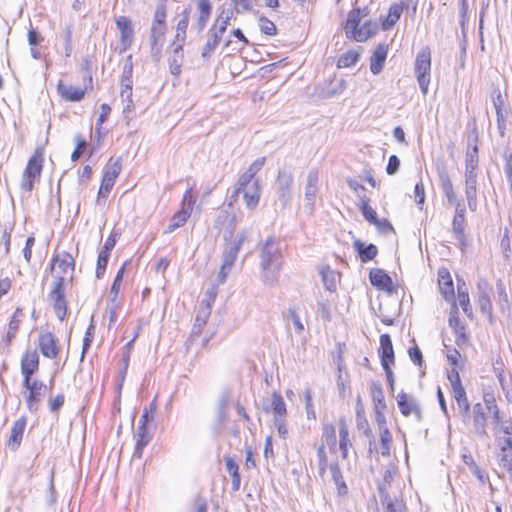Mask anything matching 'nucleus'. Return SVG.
I'll return each instance as SVG.
<instances>
[{
  "label": "nucleus",
  "mask_w": 512,
  "mask_h": 512,
  "mask_svg": "<svg viewBox=\"0 0 512 512\" xmlns=\"http://www.w3.org/2000/svg\"><path fill=\"white\" fill-rule=\"evenodd\" d=\"M257 248L261 281L266 286L274 287L279 281L284 261L280 241L271 235L259 242Z\"/></svg>",
  "instance_id": "nucleus-1"
},
{
  "label": "nucleus",
  "mask_w": 512,
  "mask_h": 512,
  "mask_svg": "<svg viewBox=\"0 0 512 512\" xmlns=\"http://www.w3.org/2000/svg\"><path fill=\"white\" fill-rule=\"evenodd\" d=\"M361 18V9L355 8L349 13L345 25L347 37L357 42H364L377 32V25L371 21L364 22V24L359 28Z\"/></svg>",
  "instance_id": "nucleus-2"
},
{
  "label": "nucleus",
  "mask_w": 512,
  "mask_h": 512,
  "mask_svg": "<svg viewBox=\"0 0 512 512\" xmlns=\"http://www.w3.org/2000/svg\"><path fill=\"white\" fill-rule=\"evenodd\" d=\"M66 279L63 276H55L48 293V300L52 304L54 313L60 321H64L68 313L66 299Z\"/></svg>",
  "instance_id": "nucleus-3"
},
{
  "label": "nucleus",
  "mask_w": 512,
  "mask_h": 512,
  "mask_svg": "<svg viewBox=\"0 0 512 512\" xmlns=\"http://www.w3.org/2000/svg\"><path fill=\"white\" fill-rule=\"evenodd\" d=\"M42 167L43 151L41 148H37L33 156L28 160L22 175L20 187L23 191L30 193L33 190L34 182L40 179Z\"/></svg>",
  "instance_id": "nucleus-4"
},
{
  "label": "nucleus",
  "mask_w": 512,
  "mask_h": 512,
  "mask_svg": "<svg viewBox=\"0 0 512 512\" xmlns=\"http://www.w3.org/2000/svg\"><path fill=\"white\" fill-rule=\"evenodd\" d=\"M415 74L422 93L428 92L431 71V52L428 47L422 48L415 59Z\"/></svg>",
  "instance_id": "nucleus-5"
},
{
  "label": "nucleus",
  "mask_w": 512,
  "mask_h": 512,
  "mask_svg": "<svg viewBox=\"0 0 512 512\" xmlns=\"http://www.w3.org/2000/svg\"><path fill=\"white\" fill-rule=\"evenodd\" d=\"M155 410L156 404L154 402L144 409L137 428L136 448H143L149 443L152 429L154 427L153 422Z\"/></svg>",
  "instance_id": "nucleus-6"
},
{
  "label": "nucleus",
  "mask_w": 512,
  "mask_h": 512,
  "mask_svg": "<svg viewBox=\"0 0 512 512\" xmlns=\"http://www.w3.org/2000/svg\"><path fill=\"white\" fill-rule=\"evenodd\" d=\"M276 193L281 206L285 208L291 200L293 175L286 170H279L276 179Z\"/></svg>",
  "instance_id": "nucleus-7"
},
{
  "label": "nucleus",
  "mask_w": 512,
  "mask_h": 512,
  "mask_svg": "<svg viewBox=\"0 0 512 512\" xmlns=\"http://www.w3.org/2000/svg\"><path fill=\"white\" fill-rule=\"evenodd\" d=\"M437 173L440 180V186L441 189L447 198V201L450 205H453L456 207V204H463L460 201H457L456 194L453 188L452 181L450 179V176L445 168L444 165H438L437 166Z\"/></svg>",
  "instance_id": "nucleus-8"
},
{
  "label": "nucleus",
  "mask_w": 512,
  "mask_h": 512,
  "mask_svg": "<svg viewBox=\"0 0 512 512\" xmlns=\"http://www.w3.org/2000/svg\"><path fill=\"white\" fill-rule=\"evenodd\" d=\"M38 345L43 356L49 359H55L58 356L59 348L57 347V340L51 332L40 333Z\"/></svg>",
  "instance_id": "nucleus-9"
},
{
  "label": "nucleus",
  "mask_w": 512,
  "mask_h": 512,
  "mask_svg": "<svg viewBox=\"0 0 512 512\" xmlns=\"http://www.w3.org/2000/svg\"><path fill=\"white\" fill-rule=\"evenodd\" d=\"M55 265L60 270L56 276H63L66 279V275L70 273V280H72V273L75 268V260L69 253L58 254L51 260L50 269L54 270Z\"/></svg>",
  "instance_id": "nucleus-10"
},
{
  "label": "nucleus",
  "mask_w": 512,
  "mask_h": 512,
  "mask_svg": "<svg viewBox=\"0 0 512 512\" xmlns=\"http://www.w3.org/2000/svg\"><path fill=\"white\" fill-rule=\"evenodd\" d=\"M39 369V356L36 350L27 351L21 359V372L23 380L31 379Z\"/></svg>",
  "instance_id": "nucleus-11"
},
{
  "label": "nucleus",
  "mask_w": 512,
  "mask_h": 512,
  "mask_svg": "<svg viewBox=\"0 0 512 512\" xmlns=\"http://www.w3.org/2000/svg\"><path fill=\"white\" fill-rule=\"evenodd\" d=\"M319 173L318 170H311L307 175V184L305 187V207L310 212L314 209V201L318 190Z\"/></svg>",
  "instance_id": "nucleus-12"
},
{
  "label": "nucleus",
  "mask_w": 512,
  "mask_h": 512,
  "mask_svg": "<svg viewBox=\"0 0 512 512\" xmlns=\"http://www.w3.org/2000/svg\"><path fill=\"white\" fill-rule=\"evenodd\" d=\"M245 239H246V232L243 231L224 250L223 255H222V260H223L222 263L226 264L227 266L233 267V265L238 257V253H239Z\"/></svg>",
  "instance_id": "nucleus-13"
},
{
  "label": "nucleus",
  "mask_w": 512,
  "mask_h": 512,
  "mask_svg": "<svg viewBox=\"0 0 512 512\" xmlns=\"http://www.w3.org/2000/svg\"><path fill=\"white\" fill-rule=\"evenodd\" d=\"M369 280L374 287L388 292L393 291L392 278L383 269H371L369 272Z\"/></svg>",
  "instance_id": "nucleus-14"
},
{
  "label": "nucleus",
  "mask_w": 512,
  "mask_h": 512,
  "mask_svg": "<svg viewBox=\"0 0 512 512\" xmlns=\"http://www.w3.org/2000/svg\"><path fill=\"white\" fill-rule=\"evenodd\" d=\"M388 54V45L380 43L377 45L370 57V71L374 75H378L384 65Z\"/></svg>",
  "instance_id": "nucleus-15"
},
{
  "label": "nucleus",
  "mask_w": 512,
  "mask_h": 512,
  "mask_svg": "<svg viewBox=\"0 0 512 512\" xmlns=\"http://www.w3.org/2000/svg\"><path fill=\"white\" fill-rule=\"evenodd\" d=\"M57 91L63 99L71 102H78L85 96V89L65 84L61 80L58 82Z\"/></svg>",
  "instance_id": "nucleus-16"
},
{
  "label": "nucleus",
  "mask_w": 512,
  "mask_h": 512,
  "mask_svg": "<svg viewBox=\"0 0 512 512\" xmlns=\"http://www.w3.org/2000/svg\"><path fill=\"white\" fill-rule=\"evenodd\" d=\"M379 356L381 360V365H392L395 361L393 344L390 336L388 334H382L380 336V349Z\"/></svg>",
  "instance_id": "nucleus-17"
},
{
  "label": "nucleus",
  "mask_w": 512,
  "mask_h": 512,
  "mask_svg": "<svg viewBox=\"0 0 512 512\" xmlns=\"http://www.w3.org/2000/svg\"><path fill=\"white\" fill-rule=\"evenodd\" d=\"M353 247L358 253V256L363 263H367L373 260L378 254V248L376 245L370 243L366 245L361 240L357 239L353 242Z\"/></svg>",
  "instance_id": "nucleus-18"
},
{
  "label": "nucleus",
  "mask_w": 512,
  "mask_h": 512,
  "mask_svg": "<svg viewBox=\"0 0 512 512\" xmlns=\"http://www.w3.org/2000/svg\"><path fill=\"white\" fill-rule=\"evenodd\" d=\"M397 404L400 412L404 416H409L412 413H415L418 417L420 416V408L418 404L412 397H409L406 393L401 392L397 396Z\"/></svg>",
  "instance_id": "nucleus-19"
},
{
  "label": "nucleus",
  "mask_w": 512,
  "mask_h": 512,
  "mask_svg": "<svg viewBox=\"0 0 512 512\" xmlns=\"http://www.w3.org/2000/svg\"><path fill=\"white\" fill-rule=\"evenodd\" d=\"M465 205L464 204H456L455 207V215L452 222V228L454 234L457 238L464 237L465 230Z\"/></svg>",
  "instance_id": "nucleus-20"
},
{
  "label": "nucleus",
  "mask_w": 512,
  "mask_h": 512,
  "mask_svg": "<svg viewBox=\"0 0 512 512\" xmlns=\"http://www.w3.org/2000/svg\"><path fill=\"white\" fill-rule=\"evenodd\" d=\"M404 9V3H394L389 7L388 14L385 20L382 22V29H391L400 19Z\"/></svg>",
  "instance_id": "nucleus-21"
},
{
  "label": "nucleus",
  "mask_w": 512,
  "mask_h": 512,
  "mask_svg": "<svg viewBox=\"0 0 512 512\" xmlns=\"http://www.w3.org/2000/svg\"><path fill=\"white\" fill-rule=\"evenodd\" d=\"M378 492H379V497L381 499V502L385 507L384 512H404V510H405L404 505L401 503L395 504L392 501L384 484L378 485Z\"/></svg>",
  "instance_id": "nucleus-22"
},
{
  "label": "nucleus",
  "mask_w": 512,
  "mask_h": 512,
  "mask_svg": "<svg viewBox=\"0 0 512 512\" xmlns=\"http://www.w3.org/2000/svg\"><path fill=\"white\" fill-rule=\"evenodd\" d=\"M116 25L121 34V43L129 45L133 38V28L131 20L127 17L121 16L116 20Z\"/></svg>",
  "instance_id": "nucleus-23"
},
{
  "label": "nucleus",
  "mask_w": 512,
  "mask_h": 512,
  "mask_svg": "<svg viewBox=\"0 0 512 512\" xmlns=\"http://www.w3.org/2000/svg\"><path fill=\"white\" fill-rule=\"evenodd\" d=\"M26 427V419L25 418H19L17 419L12 428H11V434L8 440L9 446H19L22 441V437L24 434V430Z\"/></svg>",
  "instance_id": "nucleus-24"
},
{
  "label": "nucleus",
  "mask_w": 512,
  "mask_h": 512,
  "mask_svg": "<svg viewBox=\"0 0 512 512\" xmlns=\"http://www.w3.org/2000/svg\"><path fill=\"white\" fill-rule=\"evenodd\" d=\"M457 289H458L459 305L461 306L463 312L468 317L471 318L473 315V312H472V307L470 305V298H469V294H468V290H467L465 282L458 280L457 281Z\"/></svg>",
  "instance_id": "nucleus-25"
},
{
  "label": "nucleus",
  "mask_w": 512,
  "mask_h": 512,
  "mask_svg": "<svg viewBox=\"0 0 512 512\" xmlns=\"http://www.w3.org/2000/svg\"><path fill=\"white\" fill-rule=\"evenodd\" d=\"M321 277L324 287L330 292H335L337 283L340 280V274L330 267H326L321 270Z\"/></svg>",
  "instance_id": "nucleus-26"
},
{
  "label": "nucleus",
  "mask_w": 512,
  "mask_h": 512,
  "mask_svg": "<svg viewBox=\"0 0 512 512\" xmlns=\"http://www.w3.org/2000/svg\"><path fill=\"white\" fill-rule=\"evenodd\" d=\"M23 315V311L21 308H17L12 317H11V320L8 324V332L6 334V337L5 339L3 340V342L9 346L12 339L15 338L16 336V333L19 329V326H20V322H21V316Z\"/></svg>",
  "instance_id": "nucleus-27"
},
{
  "label": "nucleus",
  "mask_w": 512,
  "mask_h": 512,
  "mask_svg": "<svg viewBox=\"0 0 512 512\" xmlns=\"http://www.w3.org/2000/svg\"><path fill=\"white\" fill-rule=\"evenodd\" d=\"M172 54L169 57V68L171 74L178 76L181 73V65L183 60V47L181 45H173Z\"/></svg>",
  "instance_id": "nucleus-28"
},
{
  "label": "nucleus",
  "mask_w": 512,
  "mask_h": 512,
  "mask_svg": "<svg viewBox=\"0 0 512 512\" xmlns=\"http://www.w3.org/2000/svg\"><path fill=\"white\" fill-rule=\"evenodd\" d=\"M449 326L455 332V342L458 346L465 344L468 341V336L465 332V326L461 323L460 319L457 316L451 315L449 317Z\"/></svg>",
  "instance_id": "nucleus-29"
},
{
  "label": "nucleus",
  "mask_w": 512,
  "mask_h": 512,
  "mask_svg": "<svg viewBox=\"0 0 512 512\" xmlns=\"http://www.w3.org/2000/svg\"><path fill=\"white\" fill-rule=\"evenodd\" d=\"M440 279H439V288L441 291V294L443 295L444 299L447 301H451L454 299L455 293H454V286L453 281L448 272L443 275L441 272L439 273Z\"/></svg>",
  "instance_id": "nucleus-30"
},
{
  "label": "nucleus",
  "mask_w": 512,
  "mask_h": 512,
  "mask_svg": "<svg viewBox=\"0 0 512 512\" xmlns=\"http://www.w3.org/2000/svg\"><path fill=\"white\" fill-rule=\"evenodd\" d=\"M190 215L191 213L189 209L181 207V209L172 216L170 223L165 230V233H172L177 228L182 227L186 223Z\"/></svg>",
  "instance_id": "nucleus-31"
},
{
  "label": "nucleus",
  "mask_w": 512,
  "mask_h": 512,
  "mask_svg": "<svg viewBox=\"0 0 512 512\" xmlns=\"http://www.w3.org/2000/svg\"><path fill=\"white\" fill-rule=\"evenodd\" d=\"M226 469L232 478L231 489L236 492L240 488L241 477L239 474V466L232 457L226 456Z\"/></svg>",
  "instance_id": "nucleus-32"
},
{
  "label": "nucleus",
  "mask_w": 512,
  "mask_h": 512,
  "mask_svg": "<svg viewBox=\"0 0 512 512\" xmlns=\"http://www.w3.org/2000/svg\"><path fill=\"white\" fill-rule=\"evenodd\" d=\"M189 24V12L183 11L182 18L178 21L176 26L175 40L172 45H181L183 47L186 39V30Z\"/></svg>",
  "instance_id": "nucleus-33"
},
{
  "label": "nucleus",
  "mask_w": 512,
  "mask_h": 512,
  "mask_svg": "<svg viewBox=\"0 0 512 512\" xmlns=\"http://www.w3.org/2000/svg\"><path fill=\"white\" fill-rule=\"evenodd\" d=\"M473 424L477 433H485L486 417L484 413V406L481 403H477L473 406Z\"/></svg>",
  "instance_id": "nucleus-34"
},
{
  "label": "nucleus",
  "mask_w": 512,
  "mask_h": 512,
  "mask_svg": "<svg viewBox=\"0 0 512 512\" xmlns=\"http://www.w3.org/2000/svg\"><path fill=\"white\" fill-rule=\"evenodd\" d=\"M229 402V396L227 393H223L218 399L217 411H216V431L219 430L220 426L225 422L227 418V406Z\"/></svg>",
  "instance_id": "nucleus-35"
},
{
  "label": "nucleus",
  "mask_w": 512,
  "mask_h": 512,
  "mask_svg": "<svg viewBox=\"0 0 512 512\" xmlns=\"http://www.w3.org/2000/svg\"><path fill=\"white\" fill-rule=\"evenodd\" d=\"M370 390L375 410H384L386 408V403L381 384L378 382H372Z\"/></svg>",
  "instance_id": "nucleus-36"
},
{
  "label": "nucleus",
  "mask_w": 512,
  "mask_h": 512,
  "mask_svg": "<svg viewBox=\"0 0 512 512\" xmlns=\"http://www.w3.org/2000/svg\"><path fill=\"white\" fill-rule=\"evenodd\" d=\"M210 314L211 307L209 303L205 304L204 301H202L196 314L194 330L197 329V332H200L202 327L207 323Z\"/></svg>",
  "instance_id": "nucleus-37"
},
{
  "label": "nucleus",
  "mask_w": 512,
  "mask_h": 512,
  "mask_svg": "<svg viewBox=\"0 0 512 512\" xmlns=\"http://www.w3.org/2000/svg\"><path fill=\"white\" fill-rule=\"evenodd\" d=\"M359 208L361 210V213L363 217L370 223L373 224L377 221V213L376 211L370 206V199L367 196H359Z\"/></svg>",
  "instance_id": "nucleus-38"
},
{
  "label": "nucleus",
  "mask_w": 512,
  "mask_h": 512,
  "mask_svg": "<svg viewBox=\"0 0 512 512\" xmlns=\"http://www.w3.org/2000/svg\"><path fill=\"white\" fill-rule=\"evenodd\" d=\"M122 170L121 158L113 159L110 158L105 166L103 176L104 178H111L112 181H116Z\"/></svg>",
  "instance_id": "nucleus-39"
},
{
  "label": "nucleus",
  "mask_w": 512,
  "mask_h": 512,
  "mask_svg": "<svg viewBox=\"0 0 512 512\" xmlns=\"http://www.w3.org/2000/svg\"><path fill=\"white\" fill-rule=\"evenodd\" d=\"M26 396V405L30 412H36L39 409L40 403L45 395L44 391L28 390Z\"/></svg>",
  "instance_id": "nucleus-40"
},
{
  "label": "nucleus",
  "mask_w": 512,
  "mask_h": 512,
  "mask_svg": "<svg viewBox=\"0 0 512 512\" xmlns=\"http://www.w3.org/2000/svg\"><path fill=\"white\" fill-rule=\"evenodd\" d=\"M329 468H330L332 478H333L336 486L338 487L339 494L347 493V485L344 482L342 472L340 470L338 463L332 462L329 465Z\"/></svg>",
  "instance_id": "nucleus-41"
},
{
  "label": "nucleus",
  "mask_w": 512,
  "mask_h": 512,
  "mask_svg": "<svg viewBox=\"0 0 512 512\" xmlns=\"http://www.w3.org/2000/svg\"><path fill=\"white\" fill-rule=\"evenodd\" d=\"M221 38H222V36L217 34L215 31H213L211 29L209 30V38H208V40H207V42L204 45L203 50H202V57L203 58H208L211 55V53L218 46Z\"/></svg>",
  "instance_id": "nucleus-42"
},
{
  "label": "nucleus",
  "mask_w": 512,
  "mask_h": 512,
  "mask_svg": "<svg viewBox=\"0 0 512 512\" xmlns=\"http://www.w3.org/2000/svg\"><path fill=\"white\" fill-rule=\"evenodd\" d=\"M133 65L131 62V56L128 57V60L125 62L123 66L122 76H121V88L128 89L132 88L133 80Z\"/></svg>",
  "instance_id": "nucleus-43"
},
{
  "label": "nucleus",
  "mask_w": 512,
  "mask_h": 512,
  "mask_svg": "<svg viewBox=\"0 0 512 512\" xmlns=\"http://www.w3.org/2000/svg\"><path fill=\"white\" fill-rule=\"evenodd\" d=\"M478 151V146H473L472 148L467 149L465 159V171H476L479 164Z\"/></svg>",
  "instance_id": "nucleus-44"
},
{
  "label": "nucleus",
  "mask_w": 512,
  "mask_h": 512,
  "mask_svg": "<svg viewBox=\"0 0 512 512\" xmlns=\"http://www.w3.org/2000/svg\"><path fill=\"white\" fill-rule=\"evenodd\" d=\"M359 54L353 50H349L345 53H343L337 62L338 68H348L357 63L359 60Z\"/></svg>",
  "instance_id": "nucleus-45"
},
{
  "label": "nucleus",
  "mask_w": 512,
  "mask_h": 512,
  "mask_svg": "<svg viewBox=\"0 0 512 512\" xmlns=\"http://www.w3.org/2000/svg\"><path fill=\"white\" fill-rule=\"evenodd\" d=\"M338 432H339V448H347L351 446L349 439V432L346 420L344 417H341L338 422Z\"/></svg>",
  "instance_id": "nucleus-46"
},
{
  "label": "nucleus",
  "mask_w": 512,
  "mask_h": 512,
  "mask_svg": "<svg viewBox=\"0 0 512 512\" xmlns=\"http://www.w3.org/2000/svg\"><path fill=\"white\" fill-rule=\"evenodd\" d=\"M271 406L275 418H283L286 415V405L280 394L273 393Z\"/></svg>",
  "instance_id": "nucleus-47"
},
{
  "label": "nucleus",
  "mask_w": 512,
  "mask_h": 512,
  "mask_svg": "<svg viewBox=\"0 0 512 512\" xmlns=\"http://www.w3.org/2000/svg\"><path fill=\"white\" fill-rule=\"evenodd\" d=\"M167 0H158L152 24H166L167 17Z\"/></svg>",
  "instance_id": "nucleus-48"
},
{
  "label": "nucleus",
  "mask_w": 512,
  "mask_h": 512,
  "mask_svg": "<svg viewBox=\"0 0 512 512\" xmlns=\"http://www.w3.org/2000/svg\"><path fill=\"white\" fill-rule=\"evenodd\" d=\"M453 395L460 409L464 412H468L469 410V402L466 396V391L463 386L452 388Z\"/></svg>",
  "instance_id": "nucleus-49"
},
{
  "label": "nucleus",
  "mask_w": 512,
  "mask_h": 512,
  "mask_svg": "<svg viewBox=\"0 0 512 512\" xmlns=\"http://www.w3.org/2000/svg\"><path fill=\"white\" fill-rule=\"evenodd\" d=\"M323 438L330 448H335L337 444L336 427L333 424H325L323 427Z\"/></svg>",
  "instance_id": "nucleus-50"
},
{
  "label": "nucleus",
  "mask_w": 512,
  "mask_h": 512,
  "mask_svg": "<svg viewBox=\"0 0 512 512\" xmlns=\"http://www.w3.org/2000/svg\"><path fill=\"white\" fill-rule=\"evenodd\" d=\"M478 305L482 314L492 317V301L491 294L478 295Z\"/></svg>",
  "instance_id": "nucleus-51"
},
{
  "label": "nucleus",
  "mask_w": 512,
  "mask_h": 512,
  "mask_svg": "<svg viewBox=\"0 0 512 512\" xmlns=\"http://www.w3.org/2000/svg\"><path fill=\"white\" fill-rule=\"evenodd\" d=\"M357 428L360 432H363L368 438H370L371 430L369 429L368 421L364 417L362 411L357 409L356 411ZM373 441L369 439V445L371 446Z\"/></svg>",
  "instance_id": "nucleus-52"
},
{
  "label": "nucleus",
  "mask_w": 512,
  "mask_h": 512,
  "mask_svg": "<svg viewBox=\"0 0 512 512\" xmlns=\"http://www.w3.org/2000/svg\"><path fill=\"white\" fill-rule=\"evenodd\" d=\"M166 31V24H152L150 29V41L164 42Z\"/></svg>",
  "instance_id": "nucleus-53"
},
{
  "label": "nucleus",
  "mask_w": 512,
  "mask_h": 512,
  "mask_svg": "<svg viewBox=\"0 0 512 512\" xmlns=\"http://www.w3.org/2000/svg\"><path fill=\"white\" fill-rule=\"evenodd\" d=\"M468 134H467V144L468 148H472L473 146H478L479 133L476 124V120L473 119L472 122L468 123Z\"/></svg>",
  "instance_id": "nucleus-54"
},
{
  "label": "nucleus",
  "mask_w": 512,
  "mask_h": 512,
  "mask_svg": "<svg viewBox=\"0 0 512 512\" xmlns=\"http://www.w3.org/2000/svg\"><path fill=\"white\" fill-rule=\"evenodd\" d=\"M74 140L76 142V147L71 155V160L73 162L77 161L87 148V142L80 134L76 135Z\"/></svg>",
  "instance_id": "nucleus-55"
},
{
  "label": "nucleus",
  "mask_w": 512,
  "mask_h": 512,
  "mask_svg": "<svg viewBox=\"0 0 512 512\" xmlns=\"http://www.w3.org/2000/svg\"><path fill=\"white\" fill-rule=\"evenodd\" d=\"M260 30L263 34L273 36L277 33L276 25L265 16L259 18Z\"/></svg>",
  "instance_id": "nucleus-56"
},
{
  "label": "nucleus",
  "mask_w": 512,
  "mask_h": 512,
  "mask_svg": "<svg viewBox=\"0 0 512 512\" xmlns=\"http://www.w3.org/2000/svg\"><path fill=\"white\" fill-rule=\"evenodd\" d=\"M109 257H110V254H107V253H104L101 251L99 252L98 259H97V266H96V277L98 279L103 277V275L106 271Z\"/></svg>",
  "instance_id": "nucleus-57"
},
{
  "label": "nucleus",
  "mask_w": 512,
  "mask_h": 512,
  "mask_svg": "<svg viewBox=\"0 0 512 512\" xmlns=\"http://www.w3.org/2000/svg\"><path fill=\"white\" fill-rule=\"evenodd\" d=\"M124 272H125V267L122 266L114 278V281L112 283L111 290H110L111 294H113V297L111 299L112 302H114L118 296L120 286H121V283L123 280Z\"/></svg>",
  "instance_id": "nucleus-58"
},
{
  "label": "nucleus",
  "mask_w": 512,
  "mask_h": 512,
  "mask_svg": "<svg viewBox=\"0 0 512 512\" xmlns=\"http://www.w3.org/2000/svg\"><path fill=\"white\" fill-rule=\"evenodd\" d=\"M285 317L288 319V320H291L293 325H294V328H295V331L296 333L298 334H301L304 330V326L300 320V317L298 316L296 310L294 308H289Z\"/></svg>",
  "instance_id": "nucleus-59"
},
{
  "label": "nucleus",
  "mask_w": 512,
  "mask_h": 512,
  "mask_svg": "<svg viewBox=\"0 0 512 512\" xmlns=\"http://www.w3.org/2000/svg\"><path fill=\"white\" fill-rule=\"evenodd\" d=\"M484 402H485V407L492 414L495 423H499V421H500L499 409L497 407L495 398L493 396L485 397Z\"/></svg>",
  "instance_id": "nucleus-60"
},
{
  "label": "nucleus",
  "mask_w": 512,
  "mask_h": 512,
  "mask_svg": "<svg viewBox=\"0 0 512 512\" xmlns=\"http://www.w3.org/2000/svg\"><path fill=\"white\" fill-rule=\"evenodd\" d=\"M254 180L256 179L250 173L246 171L242 173L237 181L235 194L241 193V189H245L246 186L251 185Z\"/></svg>",
  "instance_id": "nucleus-61"
},
{
  "label": "nucleus",
  "mask_w": 512,
  "mask_h": 512,
  "mask_svg": "<svg viewBox=\"0 0 512 512\" xmlns=\"http://www.w3.org/2000/svg\"><path fill=\"white\" fill-rule=\"evenodd\" d=\"M496 289H497V294H498L500 305L502 306V308L504 307V304L508 307L509 306L508 294L506 292L505 285L501 279L497 280Z\"/></svg>",
  "instance_id": "nucleus-62"
},
{
  "label": "nucleus",
  "mask_w": 512,
  "mask_h": 512,
  "mask_svg": "<svg viewBox=\"0 0 512 512\" xmlns=\"http://www.w3.org/2000/svg\"><path fill=\"white\" fill-rule=\"evenodd\" d=\"M64 402L65 396L63 394H58L56 397L50 398L48 402L50 412H58L64 405Z\"/></svg>",
  "instance_id": "nucleus-63"
},
{
  "label": "nucleus",
  "mask_w": 512,
  "mask_h": 512,
  "mask_svg": "<svg viewBox=\"0 0 512 512\" xmlns=\"http://www.w3.org/2000/svg\"><path fill=\"white\" fill-rule=\"evenodd\" d=\"M504 158V172L508 182H512V152L505 151Z\"/></svg>",
  "instance_id": "nucleus-64"
}]
</instances>
